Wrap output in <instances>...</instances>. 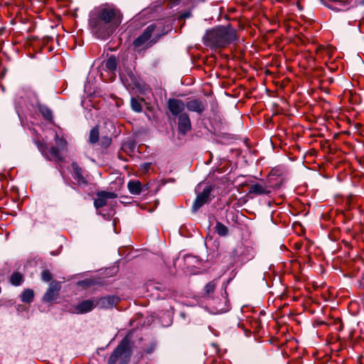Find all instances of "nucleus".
<instances>
[{"mask_svg": "<svg viewBox=\"0 0 364 364\" xmlns=\"http://www.w3.org/2000/svg\"><path fill=\"white\" fill-rule=\"evenodd\" d=\"M122 15L115 8H102L94 11L89 19L92 33L100 39L109 37L122 23Z\"/></svg>", "mask_w": 364, "mask_h": 364, "instance_id": "f257e3e1", "label": "nucleus"}, {"mask_svg": "<svg viewBox=\"0 0 364 364\" xmlns=\"http://www.w3.org/2000/svg\"><path fill=\"white\" fill-rule=\"evenodd\" d=\"M236 39V31L230 26H217L203 36L204 43L212 48L225 47Z\"/></svg>", "mask_w": 364, "mask_h": 364, "instance_id": "f03ea898", "label": "nucleus"}, {"mask_svg": "<svg viewBox=\"0 0 364 364\" xmlns=\"http://www.w3.org/2000/svg\"><path fill=\"white\" fill-rule=\"evenodd\" d=\"M129 340L124 338L108 360V364H128L131 357Z\"/></svg>", "mask_w": 364, "mask_h": 364, "instance_id": "7ed1b4c3", "label": "nucleus"}, {"mask_svg": "<svg viewBox=\"0 0 364 364\" xmlns=\"http://www.w3.org/2000/svg\"><path fill=\"white\" fill-rule=\"evenodd\" d=\"M154 30L155 26L154 24L147 26L142 34L134 40L133 43L134 46L137 48L143 46H151L156 43V41H150L151 36Z\"/></svg>", "mask_w": 364, "mask_h": 364, "instance_id": "20e7f679", "label": "nucleus"}, {"mask_svg": "<svg viewBox=\"0 0 364 364\" xmlns=\"http://www.w3.org/2000/svg\"><path fill=\"white\" fill-rule=\"evenodd\" d=\"M212 191L213 187L211 186H206L203 189L202 192L197 195L192 206L193 212H196L200 207L210 200V194Z\"/></svg>", "mask_w": 364, "mask_h": 364, "instance_id": "39448f33", "label": "nucleus"}, {"mask_svg": "<svg viewBox=\"0 0 364 364\" xmlns=\"http://www.w3.org/2000/svg\"><path fill=\"white\" fill-rule=\"evenodd\" d=\"M61 289V284L59 282H52L46 292L43 295V300L46 302H50L57 299Z\"/></svg>", "mask_w": 364, "mask_h": 364, "instance_id": "423d86ee", "label": "nucleus"}, {"mask_svg": "<svg viewBox=\"0 0 364 364\" xmlns=\"http://www.w3.org/2000/svg\"><path fill=\"white\" fill-rule=\"evenodd\" d=\"M97 305V301L94 299L85 300L74 307V312L76 314H85L91 311Z\"/></svg>", "mask_w": 364, "mask_h": 364, "instance_id": "0eeeda50", "label": "nucleus"}, {"mask_svg": "<svg viewBox=\"0 0 364 364\" xmlns=\"http://www.w3.org/2000/svg\"><path fill=\"white\" fill-rule=\"evenodd\" d=\"M117 195L113 192L100 191L97 193V198L94 201L96 208L104 207L107 204V199L115 198Z\"/></svg>", "mask_w": 364, "mask_h": 364, "instance_id": "6e6552de", "label": "nucleus"}, {"mask_svg": "<svg viewBox=\"0 0 364 364\" xmlns=\"http://www.w3.org/2000/svg\"><path fill=\"white\" fill-rule=\"evenodd\" d=\"M185 106L186 105L181 100L171 98L168 101V109L173 116L183 114L182 112L184 110Z\"/></svg>", "mask_w": 364, "mask_h": 364, "instance_id": "1a4fd4ad", "label": "nucleus"}, {"mask_svg": "<svg viewBox=\"0 0 364 364\" xmlns=\"http://www.w3.org/2000/svg\"><path fill=\"white\" fill-rule=\"evenodd\" d=\"M191 129V123L189 116L183 113L178 116V129L181 134L185 135Z\"/></svg>", "mask_w": 364, "mask_h": 364, "instance_id": "9d476101", "label": "nucleus"}, {"mask_svg": "<svg viewBox=\"0 0 364 364\" xmlns=\"http://www.w3.org/2000/svg\"><path fill=\"white\" fill-rule=\"evenodd\" d=\"M186 107L190 112L201 114L205 109L206 104L198 99H194L187 102Z\"/></svg>", "mask_w": 364, "mask_h": 364, "instance_id": "9b49d317", "label": "nucleus"}, {"mask_svg": "<svg viewBox=\"0 0 364 364\" xmlns=\"http://www.w3.org/2000/svg\"><path fill=\"white\" fill-rule=\"evenodd\" d=\"M72 168L73 171V176L77 181L78 185H86L87 180L82 175V170L76 162L72 163Z\"/></svg>", "mask_w": 364, "mask_h": 364, "instance_id": "f8f14e48", "label": "nucleus"}, {"mask_svg": "<svg viewBox=\"0 0 364 364\" xmlns=\"http://www.w3.org/2000/svg\"><path fill=\"white\" fill-rule=\"evenodd\" d=\"M118 301V298L109 296L106 297L100 298L97 302V305H100V307L105 309L112 308L114 305L117 304Z\"/></svg>", "mask_w": 364, "mask_h": 364, "instance_id": "ddd939ff", "label": "nucleus"}, {"mask_svg": "<svg viewBox=\"0 0 364 364\" xmlns=\"http://www.w3.org/2000/svg\"><path fill=\"white\" fill-rule=\"evenodd\" d=\"M117 62L115 56L112 55L107 60H104L102 66L103 68L109 72L113 73L116 70Z\"/></svg>", "mask_w": 364, "mask_h": 364, "instance_id": "4468645a", "label": "nucleus"}, {"mask_svg": "<svg viewBox=\"0 0 364 364\" xmlns=\"http://www.w3.org/2000/svg\"><path fill=\"white\" fill-rule=\"evenodd\" d=\"M60 149L56 146L50 147L49 151H46L44 156L50 161L55 160V161H61L62 157L60 154Z\"/></svg>", "mask_w": 364, "mask_h": 364, "instance_id": "2eb2a0df", "label": "nucleus"}, {"mask_svg": "<svg viewBox=\"0 0 364 364\" xmlns=\"http://www.w3.org/2000/svg\"><path fill=\"white\" fill-rule=\"evenodd\" d=\"M130 193L133 195H139L142 190V186L139 181H131L127 184Z\"/></svg>", "mask_w": 364, "mask_h": 364, "instance_id": "dca6fc26", "label": "nucleus"}, {"mask_svg": "<svg viewBox=\"0 0 364 364\" xmlns=\"http://www.w3.org/2000/svg\"><path fill=\"white\" fill-rule=\"evenodd\" d=\"M269 193V191L267 190L266 186L260 183L253 184L249 189V193L257 195H267Z\"/></svg>", "mask_w": 364, "mask_h": 364, "instance_id": "f3484780", "label": "nucleus"}, {"mask_svg": "<svg viewBox=\"0 0 364 364\" xmlns=\"http://www.w3.org/2000/svg\"><path fill=\"white\" fill-rule=\"evenodd\" d=\"M33 291L30 289L24 290L21 295V301L25 303H31L33 301Z\"/></svg>", "mask_w": 364, "mask_h": 364, "instance_id": "a211bd4d", "label": "nucleus"}, {"mask_svg": "<svg viewBox=\"0 0 364 364\" xmlns=\"http://www.w3.org/2000/svg\"><path fill=\"white\" fill-rule=\"evenodd\" d=\"M39 111L46 119L50 121L53 119L52 111L47 106L40 105Z\"/></svg>", "mask_w": 364, "mask_h": 364, "instance_id": "6ab92c4d", "label": "nucleus"}, {"mask_svg": "<svg viewBox=\"0 0 364 364\" xmlns=\"http://www.w3.org/2000/svg\"><path fill=\"white\" fill-rule=\"evenodd\" d=\"M55 142L60 151H64L67 148V141L63 137H60L58 134H55Z\"/></svg>", "mask_w": 364, "mask_h": 364, "instance_id": "aec40b11", "label": "nucleus"}, {"mask_svg": "<svg viewBox=\"0 0 364 364\" xmlns=\"http://www.w3.org/2000/svg\"><path fill=\"white\" fill-rule=\"evenodd\" d=\"M100 136L98 127H93L90 132L89 141L91 144H95L98 141Z\"/></svg>", "mask_w": 364, "mask_h": 364, "instance_id": "412c9836", "label": "nucleus"}, {"mask_svg": "<svg viewBox=\"0 0 364 364\" xmlns=\"http://www.w3.org/2000/svg\"><path fill=\"white\" fill-rule=\"evenodd\" d=\"M215 232L220 235V236H226L228 233V228L221 223L220 222H217L216 225L215 227Z\"/></svg>", "mask_w": 364, "mask_h": 364, "instance_id": "4be33fe9", "label": "nucleus"}, {"mask_svg": "<svg viewBox=\"0 0 364 364\" xmlns=\"http://www.w3.org/2000/svg\"><path fill=\"white\" fill-rule=\"evenodd\" d=\"M216 286L217 282L215 280L208 282L204 287L205 295L210 296L214 292Z\"/></svg>", "mask_w": 364, "mask_h": 364, "instance_id": "5701e85b", "label": "nucleus"}, {"mask_svg": "<svg viewBox=\"0 0 364 364\" xmlns=\"http://www.w3.org/2000/svg\"><path fill=\"white\" fill-rule=\"evenodd\" d=\"M10 282L14 286H19L23 282V275L19 272H14L11 276Z\"/></svg>", "mask_w": 364, "mask_h": 364, "instance_id": "b1692460", "label": "nucleus"}, {"mask_svg": "<svg viewBox=\"0 0 364 364\" xmlns=\"http://www.w3.org/2000/svg\"><path fill=\"white\" fill-rule=\"evenodd\" d=\"M131 106L132 109L136 112H141L142 110L140 102L134 98H132L131 100Z\"/></svg>", "mask_w": 364, "mask_h": 364, "instance_id": "393cba45", "label": "nucleus"}, {"mask_svg": "<svg viewBox=\"0 0 364 364\" xmlns=\"http://www.w3.org/2000/svg\"><path fill=\"white\" fill-rule=\"evenodd\" d=\"M36 145L37 146L38 150L42 153V154L44 156V154L48 149L47 144L41 141H35Z\"/></svg>", "mask_w": 364, "mask_h": 364, "instance_id": "a878e982", "label": "nucleus"}, {"mask_svg": "<svg viewBox=\"0 0 364 364\" xmlns=\"http://www.w3.org/2000/svg\"><path fill=\"white\" fill-rule=\"evenodd\" d=\"M41 278L44 282H48L51 280L52 275L48 270H44L41 274Z\"/></svg>", "mask_w": 364, "mask_h": 364, "instance_id": "bb28decb", "label": "nucleus"}, {"mask_svg": "<svg viewBox=\"0 0 364 364\" xmlns=\"http://www.w3.org/2000/svg\"><path fill=\"white\" fill-rule=\"evenodd\" d=\"M102 143L103 144V145H105V146H108L110 143H111V139L109 138V137H105V138H103L102 139Z\"/></svg>", "mask_w": 364, "mask_h": 364, "instance_id": "cd10ccee", "label": "nucleus"}, {"mask_svg": "<svg viewBox=\"0 0 364 364\" xmlns=\"http://www.w3.org/2000/svg\"><path fill=\"white\" fill-rule=\"evenodd\" d=\"M183 16L184 18H188V17H189V16H190V14H183Z\"/></svg>", "mask_w": 364, "mask_h": 364, "instance_id": "c85d7f7f", "label": "nucleus"}, {"mask_svg": "<svg viewBox=\"0 0 364 364\" xmlns=\"http://www.w3.org/2000/svg\"><path fill=\"white\" fill-rule=\"evenodd\" d=\"M360 4L364 6V0H360Z\"/></svg>", "mask_w": 364, "mask_h": 364, "instance_id": "c756f323", "label": "nucleus"}]
</instances>
